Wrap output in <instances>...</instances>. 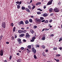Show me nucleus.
Instances as JSON below:
<instances>
[{
  "label": "nucleus",
  "mask_w": 62,
  "mask_h": 62,
  "mask_svg": "<svg viewBox=\"0 0 62 62\" xmlns=\"http://www.w3.org/2000/svg\"><path fill=\"white\" fill-rule=\"evenodd\" d=\"M44 18L43 17H40V19L38 18H35V20L36 22L38 23L39 24L41 23V20H44Z\"/></svg>",
  "instance_id": "f257e3e1"
},
{
  "label": "nucleus",
  "mask_w": 62,
  "mask_h": 62,
  "mask_svg": "<svg viewBox=\"0 0 62 62\" xmlns=\"http://www.w3.org/2000/svg\"><path fill=\"white\" fill-rule=\"evenodd\" d=\"M6 26V24L5 22H3L2 23V27H3V28H5Z\"/></svg>",
  "instance_id": "f03ea898"
},
{
  "label": "nucleus",
  "mask_w": 62,
  "mask_h": 62,
  "mask_svg": "<svg viewBox=\"0 0 62 62\" xmlns=\"http://www.w3.org/2000/svg\"><path fill=\"white\" fill-rule=\"evenodd\" d=\"M54 11L56 12V13H58V12H59V9L57 8H55L54 9Z\"/></svg>",
  "instance_id": "7ed1b4c3"
},
{
  "label": "nucleus",
  "mask_w": 62,
  "mask_h": 62,
  "mask_svg": "<svg viewBox=\"0 0 62 62\" xmlns=\"http://www.w3.org/2000/svg\"><path fill=\"white\" fill-rule=\"evenodd\" d=\"M30 35L29 34V33H27L26 34V35L25 36V37L26 38L28 39V38H30Z\"/></svg>",
  "instance_id": "20e7f679"
},
{
  "label": "nucleus",
  "mask_w": 62,
  "mask_h": 62,
  "mask_svg": "<svg viewBox=\"0 0 62 62\" xmlns=\"http://www.w3.org/2000/svg\"><path fill=\"white\" fill-rule=\"evenodd\" d=\"M3 51L2 49H1V50L0 51V55L1 56H2L3 55Z\"/></svg>",
  "instance_id": "39448f33"
},
{
  "label": "nucleus",
  "mask_w": 62,
  "mask_h": 62,
  "mask_svg": "<svg viewBox=\"0 0 62 62\" xmlns=\"http://www.w3.org/2000/svg\"><path fill=\"white\" fill-rule=\"evenodd\" d=\"M52 3V1H51V0L48 1V2L47 4L48 5H50Z\"/></svg>",
  "instance_id": "423d86ee"
},
{
  "label": "nucleus",
  "mask_w": 62,
  "mask_h": 62,
  "mask_svg": "<svg viewBox=\"0 0 62 62\" xmlns=\"http://www.w3.org/2000/svg\"><path fill=\"white\" fill-rule=\"evenodd\" d=\"M17 40L19 42H19V43L20 44L21 43H22V42L20 41L21 40V39H18Z\"/></svg>",
  "instance_id": "0eeeda50"
},
{
  "label": "nucleus",
  "mask_w": 62,
  "mask_h": 62,
  "mask_svg": "<svg viewBox=\"0 0 62 62\" xmlns=\"http://www.w3.org/2000/svg\"><path fill=\"white\" fill-rule=\"evenodd\" d=\"M19 24H22L23 25H24V23L23 22V21H21L19 22Z\"/></svg>",
  "instance_id": "6e6552de"
},
{
  "label": "nucleus",
  "mask_w": 62,
  "mask_h": 62,
  "mask_svg": "<svg viewBox=\"0 0 62 62\" xmlns=\"http://www.w3.org/2000/svg\"><path fill=\"white\" fill-rule=\"evenodd\" d=\"M41 2H38L37 3L36 5V6H38V5H41Z\"/></svg>",
  "instance_id": "1a4fd4ad"
},
{
  "label": "nucleus",
  "mask_w": 62,
  "mask_h": 62,
  "mask_svg": "<svg viewBox=\"0 0 62 62\" xmlns=\"http://www.w3.org/2000/svg\"><path fill=\"white\" fill-rule=\"evenodd\" d=\"M18 32L19 33H23V30H18Z\"/></svg>",
  "instance_id": "9d476101"
},
{
  "label": "nucleus",
  "mask_w": 62,
  "mask_h": 62,
  "mask_svg": "<svg viewBox=\"0 0 62 62\" xmlns=\"http://www.w3.org/2000/svg\"><path fill=\"white\" fill-rule=\"evenodd\" d=\"M22 61V60L21 59H19L17 60V62H21Z\"/></svg>",
  "instance_id": "9b49d317"
},
{
  "label": "nucleus",
  "mask_w": 62,
  "mask_h": 62,
  "mask_svg": "<svg viewBox=\"0 0 62 62\" xmlns=\"http://www.w3.org/2000/svg\"><path fill=\"white\" fill-rule=\"evenodd\" d=\"M25 10H26V11L29 12V13H30V10L29 9H28V8H25Z\"/></svg>",
  "instance_id": "f8f14e48"
},
{
  "label": "nucleus",
  "mask_w": 62,
  "mask_h": 62,
  "mask_svg": "<svg viewBox=\"0 0 62 62\" xmlns=\"http://www.w3.org/2000/svg\"><path fill=\"white\" fill-rule=\"evenodd\" d=\"M30 31L32 33V34H33L34 32V31L33 30H32V29H31L30 30Z\"/></svg>",
  "instance_id": "ddd939ff"
},
{
  "label": "nucleus",
  "mask_w": 62,
  "mask_h": 62,
  "mask_svg": "<svg viewBox=\"0 0 62 62\" xmlns=\"http://www.w3.org/2000/svg\"><path fill=\"white\" fill-rule=\"evenodd\" d=\"M47 16V14L46 13H44L43 14V16L44 17H46Z\"/></svg>",
  "instance_id": "4468645a"
},
{
  "label": "nucleus",
  "mask_w": 62,
  "mask_h": 62,
  "mask_svg": "<svg viewBox=\"0 0 62 62\" xmlns=\"http://www.w3.org/2000/svg\"><path fill=\"white\" fill-rule=\"evenodd\" d=\"M53 9L52 8H50L49 9V11L50 13H51L52 12V11L53 10Z\"/></svg>",
  "instance_id": "2eb2a0df"
},
{
  "label": "nucleus",
  "mask_w": 62,
  "mask_h": 62,
  "mask_svg": "<svg viewBox=\"0 0 62 62\" xmlns=\"http://www.w3.org/2000/svg\"><path fill=\"white\" fill-rule=\"evenodd\" d=\"M29 22L32 23L33 22L32 20L30 18V19H29Z\"/></svg>",
  "instance_id": "dca6fc26"
},
{
  "label": "nucleus",
  "mask_w": 62,
  "mask_h": 62,
  "mask_svg": "<svg viewBox=\"0 0 62 62\" xmlns=\"http://www.w3.org/2000/svg\"><path fill=\"white\" fill-rule=\"evenodd\" d=\"M29 21H28V20H26L25 21V23L26 24H29Z\"/></svg>",
  "instance_id": "f3484780"
},
{
  "label": "nucleus",
  "mask_w": 62,
  "mask_h": 62,
  "mask_svg": "<svg viewBox=\"0 0 62 62\" xmlns=\"http://www.w3.org/2000/svg\"><path fill=\"white\" fill-rule=\"evenodd\" d=\"M41 47L42 48H43L45 49L46 47V46L44 45H42L41 46Z\"/></svg>",
  "instance_id": "a211bd4d"
},
{
  "label": "nucleus",
  "mask_w": 62,
  "mask_h": 62,
  "mask_svg": "<svg viewBox=\"0 0 62 62\" xmlns=\"http://www.w3.org/2000/svg\"><path fill=\"white\" fill-rule=\"evenodd\" d=\"M42 13L41 12V11H39L37 13V14L38 15H39L41 14Z\"/></svg>",
  "instance_id": "6ab92c4d"
},
{
  "label": "nucleus",
  "mask_w": 62,
  "mask_h": 62,
  "mask_svg": "<svg viewBox=\"0 0 62 62\" xmlns=\"http://www.w3.org/2000/svg\"><path fill=\"white\" fill-rule=\"evenodd\" d=\"M25 35L24 34H21L20 35V36L21 37H23V36H24Z\"/></svg>",
  "instance_id": "aec40b11"
},
{
  "label": "nucleus",
  "mask_w": 62,
  "mask_h": 62,
  "mask_svg": "<svg viewBox=\"0 0 62 62\" xmlns=\"http://www.w3.org/2000/svg\"><path fill=\"white\" fill-rule=\"evenodd\" d=\"M27 47L28 48H29V49H30L31 48V45L28 46H27Z\"/></svg>",
  "instance_id": "412c9836"
},
{
  "label": "nucleus",
  "mask_w": 62,
  "mask_h": 62,
  "mask_svg": "<svg viewBox=\"0 0 62 62\" xmlns=\"http://www.w3.org/2000/svg\"><path fill=\"white\" fill-rule=\"evenodd\" d=\"M16 27H14L13 28V32H15V31H16Z\"/></svg>",
  "instance_id": "4be33fe9"
},
{
  "label": "nucleus",
  "mask_w": 62,
  "mask_h": 62,
  "mask_svg": "<svg viewBox=\"0 0 62 62\" xmlns=\"http://www.w3.org/2000/svg\"><path fill=\"white\" fill-rule=\"evenodd\" d=\"M33 53L34 54H35L36 53V50H35V49H34L33 51Z\"/></svg>",
  "instance_id": "5701e85b"
},
{
  "label": "nucleus",
  "mask_w": 62,
  "mask_h": 62,
  "mask_svg": "<svg viewBox=\"0 0 62 62\" xmlns=\"http://www.w3.org/2000/svg\"><path fill=\"white\" fill-rule=\"evenodd\" d=\"M54 60H56L57 62H58L59 61V59H56L54 58Z\"/></svg>",
  "instance_id": "b1692460"
},
{
  "label": "nucleus",
  "mask_w": 62,
  "mask_h": 62,
  "mask_svg": "<svg viewBox=\"0 0 62 62\" xmlns=\"http://www.w3.org/2000/svg\"><path fill=\"white\" fill-rule=\"evenodd\" d=\"M10 25H11V26L13 27L14 25V23H11V24H10Z\"/></svg>",
  "instance_id": "393cba45"
},
{
  "label": "nucleus",
  "mask_w": 62,
  "mask_h": 62,
  "mask_svg": "<svg viewBox=\"0 0 62 62\" xmlns=\"http://www.w3.org/2000/svg\"><path fill=\"white\" fill-rule=\"evenodd\" d=\"M25 9V7H24L23 6H22V9L23 10H24Z\"/></svg>",
  "instance_id": "a878e982"
},
{
  "label": "nucleus",
  "mask_w": 62,
  "mask_h": 62,
  "mask_svg": "<svg viewBox=\"0 0 62 62\" xmlns=\"http://www.w3.org/2000/svg\"><path fill=\"white\" fill-rule=\"evenodd\" d=\"M32 39H33V40H34V41L35 40V39H36V37L34 36L32 37Z\"/></svg>",
  "instance_id": "bb28decb"
},
{
  "label": "nucleus",
  "mask_w": 62,
  "mask_h": 62,
  "mask_svg": "<svg viewBox=\"0 0 62 62\" xmlns=\"http://www.w3.org/2000/svg\"><path fill=\"white\" fill-rule=\"evenodd\" d=\"M38 10H39L40 11H42V10L40 8H38L37 9Z\"/></svg>",
  "instance_id": "cd10ccee"
},
{
  "label": "nucleus",
  "mask_w": 62,
  "mask_h": 62,
  "mask_svg": "<svg viewBox=\"0 0 62 62\" xmlns=\"http://www.w3.org/2000/svg\"><path fill=\"white\" fill-rule=\"evenodd\" d=\"M34 57L35 59H36V58H37V57L36 56V55H34Z\"/></svg>",
  "instance_id": "c85d7f7f"
},
{
  "label": "nucleus",
  "mask_w": 62,
  "mask_h": 62,
  "mask_svg": "<svg viewBox=\"0 0 62 62\" xmlns=\"http://www.w3.org/2000/svg\"><path fill=\"white\" fill-rule=\"evenodd\" d=\"M24 49V47H21V50H23Z\"/></svg>",
  "instance_id": "c756f323"
},
{
  "label": "nucleus",
  "mask_w": 62,
  "mask_h": 62,
  "mask_svg": "<svg viewBox=\"0 0 62 62\" xmlns=\"http://www.w3.org/2000/svg\"><path fill=\"white\" fill-rule=\"evenodd\" d=\"M48 22V20H46L45 21V23H47Z\"/></svg>",
  "instance_id": "7c9ffc66"
},
{
  "label": "nucleus",
  "mask_w": 62,
  "mask_h": 62,
  "mask_svg": "<svg viewBox=\"0 0 62 62\" xmlns=\"http://www.w3.org/2000/svg\"><path fill=\"white\" fill-rule=\"evenodd\" d=\"M46 38H45V37H43L42 38V40H45V39Z\"/></svg>",
  "instance_id": "2f4dec72"
},
{
  "label": "nucleus",
  "mask_w": 62,
  "mask_h": 62,
  "mask_svg": "<svg viewBox=\"0 0 62 62\" xmlns=\"http://www.w3.org/2000/svg\"><path fill=\"white\" fill-rule=\"evenodd\" d=\"M60 40H59V42H60L61 40H62V37H61L60 39H59Z\"/></svg>",
  "instance_id": "473e14b6"
},
{
  "label": "nucleus",
  "mask_w": 62,
  "mask_h": 62,
  "mask_svg": "<svg viewBox=\"0 0 62 62\" xmlns=\"http://www.w3.org/2000/svg\"><path fill=\"white\" fill-rule=\"evenodd\" d=\"M27 32V31L26 30H25L24 31H23V32L24 33H26Z\"/></svg>",
  "instance_id": "72a5a7b5"
},
{
  "label": "nucleus",
  "mask_w": 62,
  "mask_h": 62,
  "mask_svg": "<svg viewBox=\"0 0 62 62\" xmlns=\"http://www.w3.org/2000/svg\"><path fill=\"white\" fill-rule=\"evenodd\" d=\"M61 56V55L60 54H56V57H59Z\"/></svg>",
  "instance_id": "f704fd0d"
},
{
  "label": "nucleus",
  "mask_w": 62,
  "mask_h": 62,
  "mask_svg": "<svg viewBox=\"0 0 62 62\" xmlns=\"http://www.w3.org/2000/svg\"><path fill=\"white\" fill-rule=\"evenodd\" d=\"M53 49L54 50H57V47H54L53 48Z\"/></svg>",
  "instance_id": "c9c22d12"
},
{
  "label": "nucleus",
  "mask_w": 62,
  "mask_h": 62,
  "mask_svg": "<svg viewBox=\"0 0 62 62\" xmlns=\"http://www.w3.org/2000/svg\"><path fill=\"white\" fill-rule=\"evenodd\" d=\"M12 56H10L9 57V60H10L12 59Z\"/></svg>",
  "instance_id": "e433bc0d"
},
{
  "label": "nucleus",
  "mask_w": 62,
  "mask_h": 62,
  "mask_svg": "<svg viewBox=\"0 0 62 62\" xmlns=\"http://www.w3.org/2000/svg\"><path fill=\"white\" fill-rule=\"evenodd\" d=\"M17 8H18V9H19L20 8V6H18V5H17Z\"/></svg>",
  "instance_id": "4c0bfd02"
},
{
  "label": "nucleus",
  "mask_w": 62,
  "mask_h": 62,
  "mask_svg": "<svg viewBox=\"0 0 62 62\" xmlns=\"http://www.w3.org/2000/svg\"><path fill=\"white\" fill-rule=\"evenodd\" d=\"M35 6H34L33 7H32V9H34V8H35Z\"/></svg>",
  "instance_id": "58836bf2"
},
{
  "label": "nucleus",
  "mask_w": 62,
  "mask_h": 62,
  "mask_svg": "<svg viewBox=\"0 0 62 62\" xmlns=\"http://www.w3.org/2000/svg\"><path fill=\"white\" fill-rule=\"evenodd\" d=\"M31 6L30 5L28 6V8L29 9H31Z\"/></svg>",
  "instance_id": "ea45409f"
},
{
  "label": "nucleus",
  "mask_w": 62,
  "mask_h": 62,
  "mask_svg": "<svg viewBox=\"0 0 62 62\" xmlns=\"http://www.w3.org/2000/svg\"><path fill=\"white\" fill-rule=\"evenodd\" d=\"M54 13H52L51 14H50V15L51 16H53L54 15Z\"/></svg>",
  "instance_id": "a19ab883"
},
{
  "label": "nucleus",
  "mask_w": 62,
  "mask_h": 62,
  "mask_svg": "<svg viewBox=\"0 0 62 62\" xmlns=\"http://www.w3.org/2000/svg\"><path fill=\"white\" fill-rule=\"evenodd\" d=\"M31 42H33L34 41V40H33V39H32L31 40Z\"/></svg>",
  "instance_id": "79ce46f5"
},
{
  "label": "nucleus",
  "mask_w": 62,
  "mask_h": 62,
  "mask_svg": "<svg viewBox=\"0 0 62 62\" xmlns=\"http://www.w3.org/2000/svg\"><path fill=\"white\" fill-rule=\"evenodd\" d=\"M14 37H13V36H12V39L13 40L14 39Z\"/></svg>",
  "instance_id": "37998d69"
},
{
  "label": "nucleus",
  "mask_w": 62,
  "mask_h": 62,
  "mask_svg": "<svg viewBox=\"0 0 62 62\" xmlns=\"http://www.w3.org/2000/svg\"><path fill=\"white\" fill-rule=\"evenodd\" d=\"M45 21V20H43L41 21V22H44Z\"/></svg>",
  "instance_id": "c03bdc74"
},
{
  "label": "nucleus",
  "mask_w": 62,
  "mask_h": 62,
  "mask_svg": "<svg viewBox=\"0 0 62 62\" xmlns=\"http://www.w3.org/2000/svg\"><path fill=\"white\" fill-rule=\"evenodd\" d=\"M16 3L17 4H19V1H17L16 2Z\"/></svg>",
  "instance_id": "a18cd8bd"
},
{
  "label": "nucleus",
  "mask_w": 62,
  "mask_h": 62,
  "mask_svg": "<svg viewBox=\"0 0 62 62\" xmlns=\"http://www.w3.org/2000/svg\"><path fill=\"white\" fill-rule=\"evenodd\" d=\"M34 47H33L32 48V49H31V50H32V51H34Z\"/></svg>",
  "instance_id": "49530a36"
},
{
  "label": "nucleus",
  "mask_w": 62,
  "mask_h": 62,
  "mask_svg": "<svg viewBox=\"0 0 62 62\" xmlns=\"http://www.w3.org/2000/svg\"><path fill=\"white\" fill-rule=\"evenodd\" d=\"M52 19H51L50 20H49V22H52Z\"/></svg>",
  "instance_id": "de8ad7c7"
},
{
  "label": "nucleus",
  "mask_w": 62,
  "mask_h": 62,
  "mask_svg": "<svg viewBox=\"0 0 62 62\" xmlns=\"http://www.w3.org/2000/svg\"><path fill=\"white\" fill-rule=\"evenodd\" d=\"M46 8V5H45V6H44V8L45 9Z\"/></svg>",
  "instance_id": "09e8293b"
},
{
  "label": "nucleus",
  "mask_w": 62,
  "mask_h": 62,
  "mask_svg": "<svg viewBox=\"0 0 62 62\" xmlns=\"http://www.w3.org/2000/svg\"><path fill=\"white\" fill-rule=\"evenodd\" d=\"M34 27V28L36 29L37 28V26L36 25H35Z\"/></svg>",
  "instance_id": "8fccbe9b"
},
{
  "label": "nucleus",
  "mask_w": 62,
  "mask_h": 62,
  "mask_svg": "<svg viewBox=\"0 0 62 62\" xmlns=\"http://www.w3.org/2000/svg\"><path fill=\"white\" fill-rule=\"evenodd\" d=\"M23 41L24 42H26V40H25V39H23Z\"/></svg>",
  "instance_id": "3c124183"
},
{
  "label": "nucleus",
  "mask_w": 62,
  "mask_h": 62,
  "mask_svg": "<svg viewBox=\"0 0 62 62\" xmlns=\"http://www.w3.org/2000/svg\"><path fill=\"white\" fill-rule=\"evenodd\" d=\"M15 39H16L17 38V36L16 35H15Z\"/></svg>",
  "instance_id": "603ef678"
},
{
  "label": "nucleus",
  "mask_w": 62,
  "mask_h": 62,
  "mask_svg": "<svg viewBox=\"0 0 62 62\" xmlns=\"http://www.w3.org/2000/svg\"><path fill=\"white\" fill-rule=\"evenodd\" d=\"M37 47H39V45H37Z\"/></svg>",
  "instance_id": "864d4df0"
},
{
  "label": "nucleus",
  "mask_w": 62,
  "mask_h": 62,
  "mask_svg": "<svg viewBox=\"0 0 62 62\" xmlns=\"http://www.w3.org/2000/svg\"><path fill=\"white\" fill-rule=\"evenodd\" d=\"M6 44H9V42H6Z\"/></svg>",
  "instance_id": "5fc2aeb1"
},
{
  "label": "nucleus",
  "mask_w": 62,
  "mask_h": 62,
  "mask_svg": "<svg viewBox=\"0 0 62 62\" xmlns=\"http://www.w3.org/2000/svg\"><path fill=\"white\" fill-rule=\"evenodd\" d=\"M19 4H21V3H22V2H21V1H20L19 3Z\"/></svg>",
  "instance_id": "6e6d98bb"
},
{
  "label": "nucleus",
  "mask_w": 62,
  "mask_h": 62,
  "mask_svg": "<svg viewBox=\"0 0 62 62\" xmlns=\"http://www.w3.org/2000/svg\"><path fill=\"white\" fill-rule=\"evenodd\" d=\"M51 36L53 37L54 36V35L53 34H52L51 35Z\"/></svg>",
  "instance_id": "4d7b16f0"
},
{
  "label": "nucleus",
  "mask_w": 62,
  "mask_h": 62,
  "mask_svg": "<svg viewBox=\"0 0 62 62\" xmlns=\"http://www.w3.org/2000/svg\"><path fill=\"white\" fill-rule=\"evenodd\" d=\"M2 37H3V36H2V35H1L0 36V38H1V39H2Z\"/></svg>",
  "instance_id": "13d9d810"
},
{
  "label": "nucleus",
  "mask_w": 62,
  "mask_h": 62,
  "mask_svg": "<svg viewBox=\"0 0 62 62\" xmlns=\"http://www.w3.org/2000/svg\"><path fill=\"white\" fill-rule=\"evenodd\" d=\"M21 29H22V30H24V29H25V28H21Z\"/></svg>",
  "instance_id": "bf43d9fd"
},
{
  "label": "nucleus",
  "mask_w": 62,
  "mask_h": 62,
  "mask_svg": "<svg viewBox=\"0 0 62 62\" xmlns=\"http://www.w3.org/2000/svg\"><path fill=\"white\" fill-rule=\"evenodd\" d=\"M17 55H19V53H17Z\"/></svg>",
  "instance_id": "052dcab7"
},
{
  "label": "nucleus",
  "mask_w": 62,
  "mask_h": 62,
  "mask_svg": "<svg viewBox=\"0 0 62 62\" xmlns=\"http://www.w3.org/2000/svg\"><path fill=\"white\" fill-rule=\"evenodd\" d=\"M46 31L49 30V29H47L46 28Z\"/></svg>",
  "instance_id": "680f3d73"
},
{
  "label": "nucleus",
  "mask_w": 62,
  "mask_h": 62,
  "mask_svg": "<svg viewBox=\"0 0 62 62\" xmlns=\"http://www.w3.org/2000/svg\"><path fill=\"white\" fill-rule=\"evenodd\" d=\"M48 52V50H46V52Z\"/></svg>",
  "instance_id": "e2e57ef3"
},
{
  "label": "nucleus",
  "mask_w": 62,
  "mask_h": 62,
  "mask_svg": "<svg viewBox=\"0 0 62 62\" xmlns=\"http://www.w3.org/2000/svg\"><path fill=\"white\" fill-rule=\"evenodd\" d=\"M44 30L46 31V28H44Z\"/></svg>",
  "instance_id": "0e129e2a"
},
{
  "label": "nucleus",
  "mask_w": 62,
  "mask_h": 62,
  "mask_svg": "<svg viewBox=\"0 0 62 62\" xmlns=\"http://www.w3.org/2000/svg\"><path fill=\"white\" fill-rule=\"evenodd\" d=\"M43 55L45 57L46 56V55L45 54V53L44 54V55Z\"/></svg>",
  "instance_id": "69168bd1"
},
{
  "label": "nucleus",
  "mask_w": 62,
  "mask_h": 62,
  "mask_svg": "<svg viewBox=\"0 0 62 62\" xmlns=\"http://www.w3.org/2000/svg\"><path fill=\"white\" fill-rule=\"evenodd\" d=\"M34 16H31V18H34Z\"/></svg>",
  "instance_id": "338daca9"
},
{
  "label": "nucleus",
  "mask_w": 62,
  "mask_h": 62,
  "mask_svg": "<svg viewBox=\"0 0 62 62\" xmlns=\"http://www.w3.org/2000/svg\"><path fill=\"white\" fill-rule=\"evenodd\" d=\"M29 26H31V24H29Z\"/></svg>",
  "instance_id": "774afa93"
}]
</instances>
